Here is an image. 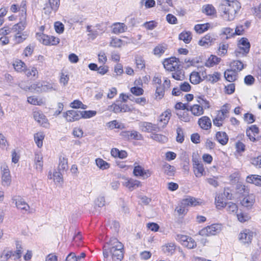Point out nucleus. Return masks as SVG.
<instances>
[{"label": "nucleus", "instance_id": "nucleus-40", "mask_svg": "<svg viewBox=\"0 0 261 261\" xmlns=\"http://www.w3.org/2000/svg\"><path fill=\"white\" fill-rule=\"evenodd\" d=\"M215 203L216 207L218 209L224 207L226 202L223 200V195L219 194L215 198Z\"/></svg>", "mask_w": 261, "mask_h": 261}, {"label": "nucleus", "instance_id": "nucleus-60", "mask_svg": "<svg viewBox=\"0 0 261 261\" xmlns=\"http://www.w3.org/2000/svg\"><path fill=\"white\" fill-rule=\"evenodd\" d=\"M120 107L121 105H119L116 103H113L112 105L108 106L107 110L112 111L115 113H120L121 111Z\"/></svg>", "mask_w": 261, "mask_h": 261}, {"label": "nucleus", "instance_id": "nucleus-5", "mask_svg": "<svg viewBox=\"0 0 261 261\" xmlns=\"http://www.w3.org/2000/svg\"><path fill=\"white\" fill-rule=\"evenodd\" d=\"M120 136L125 141H129L130 140H142L143 139V137L142 134L134 130L131 131H122L120 133Z\"/></svg>", "mask_w": 261, "mask_h": 261}, {"label": "nucleus", "instance_id": "nucleus-17", "mask_svg": "<svg viewBox=\"0 0 261 261\" xmlns=\"http://www.w3.org/2000/svg\"><path fill=\"white\" fill-rule=\"evenodd\" d=\"M193 162L194 172L195 176L197 177H201L203 175V172H204L203 164L196 159H193Z\"/></svg>", "mask_w": 261, "mask_h": 261}, {"label": "nucleus", "instance_id": "nucleus-45", "mask_svg": "<svg viewBox=\"0 0 261 261\" xmlns=\"http://www.w3.org/2000/svg\"><path fill=\"white\" fill-rule=\"evenodd\" d=\"M224 207L229 213H236L238 209L237 205L231 202L226 203Z\"/></svg>", "mask_w": 261, "mask_h": 261}, {"label": "nucleus", "instance_id": "nucleus-51", "mask_svg": "<svg viewBox=\"0 0 261 261\" xmlns=\"http://www.w3.org/2000/svg\"><path fill=\"white\" fill-rule=\"evenodd\" d=\"M158 25V22L154 20L147 21L144 23L142 25L143 27L148 30H152L155 28Z\"/></svg>", "mask_w": 261, "mask_h": 261}, {"label": "nucleus", "instance_id": "nucleus-38", "mask_svg": "<svg viewBox=\"0 0 261 261\" xmlns=\"http://www.w3.org/2000/svg\"><path fill=\"white\" fill-rule=\"evenodd\" d=\"M34 141L39 148H41L43 145V140L44 138V135L42 132H38L34 134Z\"/></svg>", "mask_w": 261, "mask_h": 261}, {"label": "nucleus", "instance_id": "nucleus-24", "mask_svg": "<svg viewBox=\"0 0 261 261\" xmlns=\"http://www.w3.org/2000/svg\"><path fill=\"white\" fill-rule=\"evenodd\" d=\"M176 246L173 243H168L162 246L163 251L167 255H172L175 250Z\"/></svg>", "mask_w": 261, "mask_h": 261}, {"label": "nucleus", "instance_id": "nucleus-37", "mask_svg": "<svg viewBox=\"0 0 261 261\" xmlns=\"http://www.w3.org/2000/svg\"><path fill=\"white\" fill-rule=\"evenodd\" d=\"M178 38L185 43H189L192 40L191 33L190 32H182L179 35Z\"/></svg>", "mask_w": 261, "mask_h": 261}, {"label": "nucleus", "instance_id": "nucleus-27", "mask_svg": "<svg viewBox=\"0 0 261 261\" xmlns=\"http://www.w3.org/2000/svg\"><path fill=\"white\" fill-rule=\"evenodd\" d=\"M224 76L227 81L232 82L237 80V72L231 68L228 69L225 71Z\"/></svg>", "mask_w": 261, "mask_h": 261}, {"label": "nucleus", "instance_id": "nucleus-49", "mask_svg": "<svg viewBox=\"0 0 261 261\" xmlns=\"http://www.w3.org/2000/svg\"><path fill=\"white\" fill-rule=\"evenodd\" d=\"M87 32L89 33L88 36L89 39L92 40H94L98 35L97 30H93L91 29V25H88L86 27Z\"/></svg>", "mask_w": 261, "mask_h": 261}, {"label": "nucleus", "instance_id": "nucleus-21", "mask_svg": "<svg viewBox=\"0 0 261 261\" xmlns=\"http://www.w3.org/2000/svg\"><path fill=\"white\" fill-rule=\"evenodd\" d=\"M255 197L253 194L245 196L241 201L242 205L247 208H251L255 202Z\"/></svg>", "mask_w": 261, "mask_h": 261}, {"label": "nucleus", "instance_id": "nucleus-18", "mask_svg": "<svg viewBox=\"0 0 261 261\" xmlns=\"http://www.w3.org/2000/svg\"><path fill=\"white\" fill-rule=\"evenodd\" d=\"M34 164L35 169L39 172H41L43 169V156L39 152H36L35 153Z\"/></svg>", "mask_w": 261, "mask_h": 261}, {"label": "nucleus", "instance_id": "nucleus-57", "mask_svg": "<svg viewBox=\"0 0 261 261\" xmlns=\"http://www.w3.org/2000/svg\"><path fill=\"white\" fill-rule=\"evenodd\" d=\"M184 246L189 249H193L196 246V243L192 238L189 237L187 240V242L184 243Z\"/></svg>", "mask_w": 261, "mask_h": 261}, {"label": "nucleus", "instance_id": "nucleus-59", "mask_svg": "<svg viewBox=\"0 0 261 261\" xmlns=\"http://www.w3.org/2000/svg\"><path fill=\"white\" fill-rule=\"evenodd\" d=\"M179 119L182 121L188 122L190 121L191 116L187 112H183L182 114H177Z\"/></svg>", "mask_w": 261, "mask_h": 261}, {"label": "nucleus", "instance_id": "nucleus-63", "mask_svg": "<svg viewBox=\"0 0 261 261\" xmlns=\"http://www.w3.org/2000/svg\"><path fill=\"white\" fill-rule=\"evenodd\" d=\"M55 28L57 33L61 34L64 32V26L63 24L59 21L55 23Z\"/></svg>", "mask_w": 261, "mask_h": 261}, {"label": "nucleus", "instance_id": "nucleus-43", "mask_svg": "<svg viewBox=\"0 0 261 261\" xmlns=\"http://www.w3.org/2000/svg\"><path fill=\"white\" fill-rule=\"evenodd\" d=\"M13 66L16 71L18 72L24 71L26 68L25 64L21 60H16L13 63Z\"/></svg>", "mask_w": 261, "mask_h": 261}, {"label": "nucleus", "instance_id": "nucleus-58", "mask_svg": "<svg viewBox=\"0 0 261 261\" xmlns=\"http://www.w3.org/2000/svg\"><path fill=\"white\" fill-rule=\"evenodd\" d=\"M38 39L39 41L45 45H49V36L45 35V34H41L39 36Z\"/></svg>", "mask_w": 261, "mask_h": 261}, {"label": "nucleus", "instance_id": "nucleus-53", "mask_svg": "<svg viewBox=\"0 0 261 261\" xmlns=\"http://www.w3.org/2000/svg\"><path fill=\"white\" fill-rule=\"evenodd\" d=\"M176 141L181 143L184 141V136L182 129L180 127H178L176 129Z\"/></svg>", "mask_w": 261, "mask_h": 261}, {"label": "nucleus", "instance_id": "nucleus-13", "mask_svg": "<svg viewBox=\"0 0 261 261\" xmlns=\"http://www.w3.org/2000/svg\"><path fill=\"white\" fill-rule=\"evenodd\" d=\"M31 88L37 90L38 92L39 91H46L47 90H57V88L56 85L54 84H33L31 86Z\"/></svg>", "mask_w": 261, "mask_h": 261}, {"label": "nucleus", "instance_id": "nucleus-46", "mask_svg": "<svg viewBox=\"0 0 261 261\" xmlns=\"http://www.w3.org/2000/svg\"><path fill=\"white\" fill-rule=\"evenodd\" d=\"M190 80L191 83L197 84L200 82L201 79L198 72H193L190 75Z\"/></svg>", "mask_w": 261, "mask_h": 261}, {"label": "nucleus", "instance_id": "nucleus-11", "mask_svg": "<svg viewBox=\"0 0 261 261\" xmlns=\"http://www.w3.org/2000/svg\"><path fill=\"white\" fill-rule=\"evenodd\" d=\"M64 117L67 121L72 122L82 118L81 113L79 110H69L64 114Z\"/></svg>", "mask_w": 261, "mask_h": 261}, {"label": "nucleus", "instance_id": "nucleus-48", "mask_svg": "<svg viewBox=\"0 0 261 261\" xmlns=\"http://www.w3.org/2000/svg\"><path fill=\"white\" fill-rule=\"evenodd\" d=\"M228 48V44L220 43L218 50V55L220 56H224L227 54Z\"/></svg>", "mask_w": 261, "mask_h": 261}, {"label": "nucleus", "instance_id": "nucleus-12", "mask_svg": "<svg viewBox=\"0 0 261 261\" xmlns=\"http://www.w3.org/2000/svg\"><path fill=\"white\" fill-rule=\"evenodd\" d=\"M254 233L249 229H245L240 232L239 236V240L244 244H249L251 242Z\"/></svg>", "mask_w": 261, "mask_h": 261}, {"label": "nucleus", "instance_id": "nucleus-1", "mask_svg": "<svg viewBox=\"0 0 261 261\" xmlns=\"http://www.w3.org/2000/svg\"><path fill=\"white\" fill-rule=\"evenodd\" d=\"M110 255L114 261H121L123 258V245L115 238H111L103 247L104 258Z\"/></svg>", "mask_w": 261, "mask_h": 261}, {"label": "nucleus", "instance_id": "nucleus-54", "mask_svg": "<svg viewBox=\"0 0 261 261\" xmlns=\"http://www.w3.org/2000/svg\"><path fill=\"white\" fill-rule=\"evenodd\" d=\"M234 33L233 29L230 28H224L222 29V34L227 36L226 39L234 36L235 35Z\"/></svg>", "mask_w": 261, "mask_h": 261}, {"label": "nucleus", "instance_id": "nucleus-55", "mask_svg": "<svg viewBox=\"0 0 261 261\" xmlns=\"http://www.w3.org/2000/svg\"><path fill=\"white\" fill-rule=\"evenodd\" d=\"M27 38V35L24 34H21V33L20 34H16L14 36V40L16 43L19 44L22 43L23 41H24Z\"/></svg>", "mask_w": 261, "mask_h": 261}, {"label": "nucleus", "instance_id": "nucleus-41", "mask_svg": "<svg viewBox=\"0 0 261 261\" xmlns=\"http://www.w3.org/2000/svg\"><path fill=\"white\" fill-rule=\"evenodd\" d=\"M67 160L65 158H60L58 170L60 172H64L68 169Z\"/></svg>", "mask_w": 261, "mask_h": 261}, {"label": "nucleus", "instance_id": "nucleus-25", "mask_svg": "<svg viewBox=\"0 0 261 261\" xmlns=\"http://www.w3.org/2000/svg\"><path fill=\"white\" fill-rule=\"evenodd\" d=\"M246 181L261 187V176L256 174L248 175L246 178Z\"/></svg>", "mask_w": 261, "mask_h": 261}, {"label": "nucleus", "instance_id": "nucleus-29", "mask_svg": "<svg viewBox=\"0 0 261 261\" xmlns=\"http://www.w3.org/2000/svg\"><path fill=\"white\" fill-rule=\"evenodd\" d=\"M187 111H190L194 116H199L204 113L203 109L199 105H194L193 106L187 109Z\"/></svg>", "mask_w": 261, "mask_h": 261}, {"label": "nucleus", "instance_id": "nucleus-64", "mask_svg": "<svg viewBox=\"0 0 261 261\" xmlns=\"http://www.w3.org/2000/svg\"><path fill=\"white\" fill-rule=\"evenodd\" d=\"M251 163L256 167H261V155L251 159Z\"/></svg>", "mask_w": 261, "mask_h": 261}, {"label": "nucleus", "instance_id": "nucleus-20", "mask_svg": "<svg viewBox=\"0 0 261 261\" xmlns=\"http://www.w3.org/2000/svg\"><path fill=\"white\" fill-rule=\"evenodd\" d=\"M198 123L200 127L205 130L209 129L212 126L211 120L207 116H203L199 118Z\"/></svg>", "mask_w": 261, "mask_h": 261}, {"label": "nucleus", "instance_id": "nucleus-8", "mask_svg": "<svg viewBox=\"0 0 261 261\" xmlns=\"http://www.w3.org/2000/svg\"><path fill=\"white\" fill-rule=\"evenodd\" d=\"M163 65L167 70L173 71L177 68H179V59L175 57L166 59L163 62Z\"/></svg>", "mask_w": 261, "mask_h": 261}, {"label": "nucleus", "instance_id": "nucleus-28", "mask_svg": "<svg viewBox=\"0 0 261 261\" xmlns=\"http://www.w3.org/2000/svg\"><path fill=\"white\" fill-rule=\"evenodd\" d=\"M217 140L222 145L227 144L228 141V137L225 132H218L216 134Z\"/></svg>", "mask_w": 261, "mask_h": 261}, {"label": "nucleus", "instance_id": "nucleus-30", "mask_svg": "<svg viewBox=\"0 0 261 261\" xmlns=\"http://www.w3.org/2000/svg\"><path fill=\"white\" fill-rule=\"evenodd\" d=\"M127 30V27L123 23L117 22L114 24L113 33L116 34L123 33Z\"/></svg>", "mask_w": 261, "mask_h": 261}, {"label": "nucleus", "instance_id": "nucleus-4", "mask_svg": "<svg viewBox=\"0 0 261 261\" xmlns=\"http://www.w3.org/2000/svg\"><path fill=\"white\" fill-rule=\"evenodd\" d=\"M17 249L15 251L8 248L4 249L0 254V261H9L11 257H14V260L20 258L22 251L20 249H18L17 247Z\"/></svg>", "mask_w": 261, "mask_h": 261}, {"label": "nucleus", "instance_id": "nucleus-15", "mask_svg": "<svg viewBox=\"0 0 261 261\" xmlns=\"http://www.w3.org/2000/svg\"><path fill=\"white\" fill-rule=\"evenodd\" d=\"M171 116V112L170 110H167L163 113L159 117L158 119V126H160V128H164L168 124L169 120Z\"/></svg>", "mask_w": 261, "mask_h": 261}, {"label": "nucleus", "instance_id": "nucleus-56", "mask_svg": "<svg viewBox=\"0 0 261 261\" xmlns=\"http://www.w3.org/2000/svg\"><path fill=\"white\" fill-rule=\"evenodd\" d=\"M189 238V237L187 236L180 234H176L175 236V239L180 242L183 246L184 243L187 242V240Z\"/></svg>", "mask_w": 261, "mask_h": 261}, {"label": "nucleus", "instance_id": "nucleus-44", "mask_svg": "<svg viewBox=\"0 0 261 261\" xmlns=\"http://www.w3.org/2000/svg\"><path fill=\"white\" fill-rule=\"evenodd\" d=\"M155 97L156 99H161L164 96L165 89L162 86H156Z\"/></svg>", "mask_w": 261, "mask_h": 261}, {"label": "nucleus", "instance_id": "nucleus-31", "mask_svg": "<svg viewBox=\"0 0 261 261\" xmlns=\"http://www.w3.org/2000/svg\"><path fill=\"white\" fill-rule=\"evenodd\" d=\"M172 73V77L176 80L182 81L185 79L184 71L179 66V68H176Z\"/></svg>", "mask_w": 261, "mask_h": 261}, {"label": "nucleus", "instance_id": "nucleus-39", "mask_svg": "<svg viewBox=\"0 0 261 261\" xmlns=\"http://www.w3.org/2000/svg\"><path fill=\"white\" fill-rule=\"evenodd\" d=\"M198 203L199 202L195 198L189 197L182 200L181 205L184 206H196Z\"/></svg>", "mask_w": 261, "mask_h": 261}, {"label": "nucleus", "instance_id": "nucleus-14", "mask_svg": "<svg viewBox=\"0 0 261 261\" xmlns=\"http://www.w3.org/2000/svg\"><path fill=\"white\" fill-rule=\"evenodd\" d=\"M12 202L14 203L17 208L27 211L29 210V205L25 202V201L19 196H15L13 197Z\"/></svg>", "mask_w": 261, "mask_h": 261}, {"label": "nucleus", "instance_id": "nucleus-34", "mask_svg": "<svg viewBox=\"0 0 261 261\" xmlns=\"http://www.w3.org/2000/svg\"><path fill=\"white\" fill-rule=\"evenodd\" d=\"M221 61V59L214 55H211L205 63L206 67H213L215 65L218 64Z\"/></svg>", "mask_w": 261, "mask_h": 261}, {"label": "nucleus", "instance_id": "nucleus-50", "mask_svg": "<svg viewBox=\"0 0 261 261\" xmlns=\"http://www.w3.org/2000/svg\"><path fill=\"white\" fill-rule=\"evenodd\" d=\"M95 162L96 165L101 169H107L110 167L109 163L101 159H96Z\"/></svg>", "mask_w": 261, "mask_h": 261}, {"label": "nucleus", "instance_id": "nucleus-16", "mask_svg": "<svg viewBox=\"0 0 261 261\" xmlns=\"http://www.w3.org/2000/svg\"><path fill=\"white\" fill-rule=\"evenodd\" d=\"M133 173L136 176H141L146 178L150 176L152 172L149 170H144L142 166L138 165L134 167Z\"/></svg>", "mask_w": 261, "mask_h": 261}, {"label": "nucleus", "instance_id": "nucleus-2", "mask_svg": "<svg viewBox=\"0 0 261 261\" xmlns=\"http://www.w3.org/2000/svg\"><path fill=\"white\" fill-rule=\"evenodd\" d=\"M240 8V3L237 1L223 0L219 6V11L224 20L232 21Z\"/></svg>", "mask_w": 261, "mask_h": 261}, {"label": "nucleus", "instance_id": "nucleus-7", "mask_svg": "<svg viewBox=\"0 0 261 261\" xmlns=\"http://www.w3.org/2000/svg\"><path fill=\"white\" fill-rule=\"evenodd\" d=\"M139 127L141 131L147 133L159 132L161 130L158 124L148 122H140Z\"/></svg>", "mask_w": 261, "mask_h": 261}, {"label": "nucleus", "instance_id": "nucleus-3", "mask_svg": "<svg viewBox=\"0 0 261 261\" xmlns=\"http://www.w3.org/2000/svg\"><path fill=\"white\" fill-rule=\"evenodd\" d=\"M238 49L234 52V55L236 57H241L245 56L249 51L250 44L248 39L245 38H242L239 42Z\"/></svg>", "mask_w": 261, "mask_h": 261}, {"label": "nucleus", "instance_id": "nucleus-9", "mask_svg": "<svg viewBox=\"0 0 261 261\" xmlns=\"http://www.w3.org/2000/svg\"><path fill=\"white\" fill-rule=\"evenodd\" d=\"M2 184L4 186H9L11 182V176L8 167L4 165L2 167Z\"/></svg>", "mask_w": 261, "mask_h": 261}, {"label": "nucleus", "instance_id": "nucleus-6", "mask_svg": "<svg viewBox=\"0 0 261 261\" xmlns=\"http://www.w3.org/2000/svg\"><path fill=\"white\" fill-rule=\"evenodd\" d=\"M221 227L220 224H214L202 229L199 232L201 236H209L216 235L221 231Z\"/></svg>", "mask_w": 261, "mask_h": 261}, {"label": "nucleus", "instance_id": "nucleus-36", "mask_svg": "<svg viewBox=\"0 0 261 261\" xmlns=\"http://www.w3.org/2000/svg\"><path fill=\"white\" fill-rule=\"evenodd\" d=\"M221 77V74L218 72H215L213 74L206 75L205 79L211 83H215L219 81Z\"/></svg>", "mask_w": 261, "mask_h": 261}, {"label": "nucleus", "instance_id": "nucleus-61", "mask_svg": "<svg viewBox=\"0 0 261 261\" xmlns=\"http://www.w3.org/2000/svg\"><path fill=\"white\" fill-rule=\"evenodd\" d=\"M165 49L166 48L164 46L158 45L156 46L153 49L154 54L161 56L164 53Z\"/></svg>", "mask_w": 261, "mask_h": 261}, {"label": "nucleus", "instance_id": "nucleus-23", "mask_svg": "<svg viewBox=\"0 0 261 261\" xmlns=\"http://www.w3.org/2000/svg\"><path fill=\"white\" fill-rule=\"evenodd\" d=\"M22 12H24L23 14H22L21 16V17L20 18V21L17 23V24H15L16 25H17V29L18 30V34H20V33L23 31L26 26H27V22H26V18H27V14L25 13V10H22Z\"/></svg>", "mask_w": 261, "mask_h": 261}, {"label": "nucleus", "instance_id": "nucleus-22", "mask_svg": "<svg viewBox=\"0 0 261 261\" xmlns=\"http://www.w3.org/2000/svg\"><path fill=\"white\" fill-rule=\"evenodd\" d=\"M60 6V0H48V3L46 4V8L44 9H48L47 11L50 13L51 11L55 12H57Z\"/></svg>", "mask_w": 261, "mask_h": 261}, {"label": "nucleus", "instance_id": "nucleus-26", "mask_svg": "<svg viewBox=\"0 0 261 261\" xmlns=\"http://www.w3.org/2000/svg\"><path fill=\"white\" fill-rule=\"evenodd\" d=\"M141 185V184L140 181L132 178L127 180L124 183V186L127 187L130 191L140 187Z\"/></svg>", "mask_w": 261, "mask_h": 261}, {"label": "nucleus", "instance_id": "nucleus-47", "mask_svg": "<svg viewBox=\"0 0 261 261\" xmlns=\"http://www.w3.org/2000/svg\"><path fill=\"white\" fill-rule=\"evenodd\" d=\"M136 64L137 67L139 69H142L145 67V61L143 60V57L139 55H137L135 57Z\"/></svg>", "mask_w": 261, "mask_h": 261}, {"label": "nucleus", "instance_id": "nucleus-19", "mask_svg": "<svg viewBox=\"0 0 261 261\" xmlns=\"http://www.w3.org/2000/svg\"><path fill=\"white\" fill-rule=\"evenodd\" d=\"M35 120L40 125L45 126L47 123V119L44 115L41 112L35 111L33 113Z\"/></svg>", "mask_w": 261, "mask_h": 261}, {"label": "nucleus", "instance_id": "nucleus-32", "mask_svg": "<svg viewBox=\"0 0 261 261\" xmlns=\"http://www.w3.org/2000/svg\"><path fill=\"white\" fill-rule=\"evenodd\" d=\"M202 12L207 15L212 16L216 14V10L212 5L207 4L203 6Z\"/></svg>", "mask_w": 261, "mask_h": 261}, {"label": "nucleus", "instance_id": "nucleus-42", "mask_svg": "<svg viewBox=\"0 0 261 261\" xmlns=\"http://www.w3.org/2000/svg\"><path fill=\"white\" fill-rule=\"evenodd\" d=\"M210 24L208 23L204 24H198L195 25L194 30L195 31L201 34L204 32L207 31L209 28Z\"/></svg>", "mask_w": 261, "mask_h": 261}, {"label": "nucleus", "instance_id": "nucleus-10", "mask_svg": "<svg viewBox=\"0 0 261 261\" xmlns=\"http://www.w3.org/2000/svg\"><path fill=\"white\" fill-rule=\"evenodd\" d=\"M216 40V36L214 34L208 33L198 41V44L200 46L208 47L212 45Z\"/></svg>", "mask_w": 261, "mask_h": 261}, {"label": "nucleus", "instance_id": "nucleus-52", "mask_svg": "<svg viewBox=\"0 0 261 261\" xmlns=\"http://www.w3.org/2000/svg\"><path fill=\"white\" fill-rule=\"evenodd\" d=\"M82 118L87 119L94 116L96 114L95 111H81Z\"/></svg>", "mask_w": 261, "mask_h": 261}, {"label": "nucleus", "instance_id": "nucleus-33", "mask_svg": "<svg viewBox=\"0 0 261 261\" xmlns=\"http://www.w3.org/2000/svg\"><path fill=\"white\" fill-rule=\"evenodd\" d=\"M163 170L164 173L169 176H173L175 173V168L168 163H164L163 165Z\"/></svg>", "mask_w": 261, "mask_h": 261}, {"label": "nucleus", "instance_id": "nucleus-62", "mask_svg": "<svg viewBox=\"0 0 261 261\" xmlns=\"http://www.w3.org/2000/svg\"><path fill=\"white\" fill-rule=\"evenodd\" d=\"M105 198L103 196H102L98 197L95 201V205L98 206L99 207L103 206L105 205Z\"/></svg>", "mask_w": 261, "mask_h": 261}, {"label": "nucleus", "instance_id": "nucleus-35", "mask_svg": "<svg viewBox=\"0 0 261 261\" xmlns=\"http://www.w3.org/2000/svg\"><path fill=\"white\" fill-rule=\"evenodd\" d=\"M230 68L238 72L242 70L245 67L244 64L239 60L232 62L230 64Z\"/></svg>", "mask_w": 261, "mask_h": 261}]
</instances>
